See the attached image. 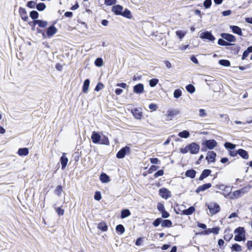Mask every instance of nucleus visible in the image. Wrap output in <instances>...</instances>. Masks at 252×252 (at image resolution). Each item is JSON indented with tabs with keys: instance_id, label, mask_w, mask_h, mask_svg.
<instances>
[{
	"instance_id": "28",
	"label": "nucleus",
	"mask_w": 252,
	"mask_h": 252,
	"mask_svg": "<svg viewBox=\"0 0 252 252\" xmlns=\"http://www.w3.org/2000/svg\"><path fill=\"white\" fill-rule=\"evenodd\" d=\"M97 228L101 231L105 232L108 229L106 223L104 221H101L98 224Z\"/></svg>"
},
{
	"instance_id": "60",
	"label": "nucleus",
	"mask_w": 252,
	"mask_h": 252,
	"mask_svg": "<svg viewBox=\"0 0 252 252\" xmlns=\"http://www.w3.org/2000/svg\"><path fill=\"white\" fill-rule=\"evenodd\" d=\"M223 190L226 192V195H228L231 191V189L230 187L225 186L224 188L223 189Z\"/></svg>"
},
{
	"instance_id": "3",
	"label": "nucleus",
	"mask_w": 252,
	"mask_h": 252,
	"mask_svg": "<svg viewBox=\"0 0 252 252\" xmlns=\"http://www.w3.org/2000/svg\"><path fill=\"white\" fill-rule=\"evenodd\" d=\"M206 205L207 206L211 216L215 215L220 211V208L218 203H211L206 204Z\"/></svg>"
},
{
	"instance_id": "16",
	"label": "nucleus",
	"mask_w": 252,
	"mask_h": 252,
	"mask_svg": "<svg viewBox=\"0 0 252 252\" xmlns=\"http://www.w3.org/2000/svg\"><path fill=\"white\" fill-rule=\"evenodd\" d=\"M123 7L120 5H115L112 7V11L116 15H121Z\"/></svg>"
},
{
	"instance_id": "7",
	"label": "nucleus",
	"mask_w": 252,
	"mask_h": 252,
	"mask_svg": "<svg viewBox=\"0 0 252 252\" xmlns=\"http://www.w3.org/2000/svg\"><path fill=\"white\" fill-rule=\"evenodd\" d=\"M130 152V148L128 146H125L122 148L116 154V157L118 158H123L126 153Z\"/></svg>"
},
{
	"instance_id": "29",
	"label": "nucleus",
	"mask_w": 252,
	"mask_h": 252,
	"mask_svg": "<svg viewBox=\"0 0 252 252\" xmlns=\"http://www.w3.org/2000/svg\"><path fill=\"white\" fill-rule=\"evenodd\" d=\"M131 213L129 210L128 209H123L121 211V219H125L126 217H128L130 215Z\"/></svg>"
},
{
	"instance_id": "26",
	"label": "nucleus",
	"mask_w": 252,
	"mask_h": 252,
	"mask_svg": "<svg viewBox=\"0 0 252 252\" xmlns=\"http://www.w3.org/2000/svg\"><path fill=\"white\" fill-rule=\"evenodd\" d=\"M100 180L104 183H108L110 181L109 177L104 173H102L100 174L99 177Z\"/></svg>"
},
{
	"instance_id": "40",
	"label": "nucleus",
	"mask_w": 252,
	"mask_h": 252,
	"mask_svg": "<svg viewBox=\"0 0 252 252\" xmlns=\"http://www.w3.org/2000/svg\"><path fill=\"white\" fill-rule=\"evenodd\" d=\"M94 64L96 66H102L103 64V60L101 58H96L94 61Z\"/></svg>"
},
{
	"instance_id": "18",
	"label": "nucleus",
	"mask_w": 252,
	"mask_h": 252,
	"mask_svg": "<svg viewBox=\"0 0 252 252\" xmlns=\"http://www.w3.org/2000/svg\"><path fill=\"white\" fill-rule=\"evenodd\" d=\"M212 172V171L210 169H204L202 173L201 174L200 177H199V180L202 181L205 178H207L209 176Z\"/></svg>"
},
{
	"instance_id": "4",
	"label": "nucleus",
	"mask_w": 252,
	"mask_h": 252,
	"mask_svg": "<svg viewBox=\"0 0 252 252\" xmlns=\"http://www.w3.org/2000/svg\"><path fill=\"white\" fill-rule=\"evenodd\" d=\"M252 186L250 185H248L245 186L244 188L241 189L237 190L233 192V195L236 198H238L242 194H244L247 193L251 189Z\"/></svg>"
},
{
	"instance_id": "8",
	"label": "nucleus",
	"mask_w": 252,
	"mask_h": 252,
	"mask_svg": "<svg viewBox=\"0 0 252 252\" xmlns=\"http://www.w3.org/2000/svg\"><path fill=\"white\" fill-rule=\"evenodd\" d=\"M159 194L160 196L165 199L171 197V192L166 188H163L159 190Z\"/></svg>"
},
{
	"instance_id": "44",
	"label": "nucleus",
	"mask_w": 252,
	"mask_h": 252,
	"mask_svg": "<svg viewBox=\"0 0 252 252\" xmlns=\"http://www.w3.org/2000/svg\"><path fill=\"white\" fill-rule=\"evenodd\" d=\"M161 222H162V218H157V219H156L153 222V225L155 226V227H158V226H159V225L160 224H161Z\"/></svg>"
},
{
	"instance_id": "13",
	"label": "nucleus",
	"mask_w": 252,
	"mask_h": 252,
	"mask_svg": "<svg viewBox=\"0 0 252 252\" xmlns=\"http://www.w3.org/2000/svg\"><path fill=\"white\" fill-rule=\"evenodd\" d=\"M212 186L211 183H206L202 186H199L195 190V192L199 193L200 191H203L210 188Z\"/></svg>"
},
{
	"instance_id": "63",
	"label": "nucleus",
	"mask_w": 252,
	"mask_h": 252,
	"mask_svg": "<svg viewBox=\"0 0 252 252\" xmlns=\"http://www.w3.org/2000/svg\"><path fill=\"white\" fill-rule=\"evenodd\" d=\"M158 168V167L156 165H152L149 169V171L150 173H152L153 171H156Z\"/></svg>"
},
{
	"instance_id": "47",
	"label": "nucleus",
	"mask_w": 252,
	"mask_h": 252,
	"mask_svg": "<svg viewBox=\"0 0 252 252\" xmlns=\"http://www.w3.org/2000/svg\"><path fill=\"white\" fill-rule=\"evenodd\" d=\"M117 2L116 0H105L104 3L106 5H112Z\"/></svg>"
},
{
	"instance_id": "25",
	"label": "nucleus",
	"mask_w": 252,
	"mask_h": 252,
	"mask_svg": "<svg viewBox=\"0 0 252 252\" xmlns=\"http://www.w3.org/2000/svg\"><path fill=\"white\" fill-rule=\"evenodd\" d=\"M90 80L89 79H86L83 83L82 91L84 93H87L88 92L89 86H90Z\"/></svg>"
},
{
	"instance_id": "57",
	"label": "nucleus",
	"mask_w": 252,
	"mask_h": 252,
	"mask_svg": "<svg viewBox=\"0 0 252 252\" xmlns=\"http://www.w3.org/2000/svg\"><path fill=\"white\" fill-rule=\"evenodd\" d=\"M150 161L152 164H158L160 163V161L158 160V158H151Z\"/></svg>"
},
{
	"instance_id": "24",
	"label": "nucleus",
	"mask_w": 252,
	"mask_h": 252,
	"mask_svg": "<svg viewBox=\"0 0 252 252\" xmlns=\"http://www.w3.org/2000/svg\"><path fill=\"white\" fill-rule=\"evenodd\" d=\"M17 153L20 156H26L29 154V149L27 148H20Z\"/></svg>"
},
{
	"instance_id": "11",
	"label": "nucleus",
	"mask_w": 252,
	"mask_h": 252,
	"mask_svg": "<svg viewBox=\"0 0 252 252\" xmlns=\"http://www.w3.org/2000/svg\"><path fill=\"white\" fill-rule=\"evenodd\" d=\"M217 154L213 151H209L208 152L207 156L206 157V159L208 162H214L216 160V158Z\"/></svg>"
},
{
	"instance_id": "62",
	"label": "nucleus",
	"mask_w": 252,
	"mask_h": 252,
	"mask_svg": "<svg viewBox=\"0 0 252 252\" xmlns=\"http://www.w3.org/2000/svg\"><path fill=\"white\" fill-rule=\"evenodd\" d=\"M56 212L59 216H63L64 214V210L61 207H58L56 209Z\"/></svg>"
},
{
	"instance_id": "14",
	"label": "nucleus",
	"mask_w": 252,
	"mask_h": 252,
	"mask_svg": "<svg viewBox=\"0 0 252 252\" xmlns=\"http://www.w3.org/2000/svg\"><path fill=\"white\" fill-rule=\"evenodd\" d=\"M100 137V135L98 132L94 131L92 133L91 139L94 143L98 144L101 140Z\"/></svg>"
},
{
	"instance_id": "17",
	"label": "nucleus",
	"mask_w": 252,
	"mask_h": 252,
	"mask_svg": "<svg viewBox=\"0 0 252 252\" xmlns=\"http://www.w3.org/2000/svg\"><path fill=\"white\" fill-rule=\"evenodd\" d=\"M68 161V158L66 157L65 153H63L62 156L60 158L62 169L63 170L66 167Z\"/></svg>"
},
{
	"instance_id": "35",
	"label": "nucleus",
	"mask_w": 252,
	"mask_h": 252,
	"mask_svg": "<svg viewBox=\"0 0 252 252\" xmlns=\"http://www.w3.org/2000/svg\"><path fill=\"white\" fill-rule=\"evenodd\" d=\"M46 7V5L43 2H40L36 5V9L39 11H43L45 9Z\"/></svg>"
},
{
	"instance_id": "23",
	"label": "nucleus",
	"mask_w": 252,
	"mask_h": 252,
	"mask_svg": "<svg viewBox=\"0 0 252 252\" xmlns=\"http://www.w3.org/2000/svg\"><path fill=\"white\" fill-rule=\"evenodd\" d=\"M196 171L194 169H189L186 171L185 176L187 177H189L191 179L195 178Z\"/></svg>"
},
{
	"instance_id": "39",
	"label": "nucleus",
	"mask_w": 252,
	"mask_h": 252,
	"mask_svg": "<svg viewBox=\"0 0 252 252\" xmlns=\"http://www.w3.org/2000/svg\"><path fill=\"white\" fill-rule=\"evenodd\" d=\"M231 249L233 251L239 252L242 251V247L240 245L236 243V244L232 245V246L231 247Z\"/></svg>"
},
{
	"instance_id": "2",
	"label": "nucleus",
	"mask_w": 252,
	"mask_h": 252,
	"mask_svg": "<svg viewBox=\"0 0 252 252\" xmlns=\"http://www.w3.org/2000/svg\"><path fill=\"white\" fill-rule=\"evenodd\" d=\"M236 235L234 236V240L237 242L244 241L246 240L245 230L244 227H238L234 230Z\"/></svg>"
},
{
	"instance_id": "22",
	"label": "nucleus",
	"mask_w": 252,
	"mask_h": 252,
	"mask_svg": "<svg viewBox=\"0 0 252 252\" xmlns=\"http://www.w3.org/2000/svg\"><path fill=\"white\" fill-rule=\"evenodd\" d=\"M230 28L231 29L232 32L239 35H242V32L241 29L237 26H230Z\"/></svg>"
},
{
	"instance_id": "54",
	"label": "nucleus",
	"mask_w": 252,
	"mask_h": 252,
	"mask_svg": "<svg viewBox=\"0 0 252 252\" xmlns=\"http://www.w3.org/2000/svg\"><path fill=\"white\" fill-rule=\"evenodd\" d=\"M157 208L158 210L161 212L165 210L164 206L163 204L161 203H158L157 205Z\"/></svg>"
},
{
	"instance_id": "9",
	"label": "nucleus",
	"mask_w": 252,
	"mask_h": 252,
	"mask_svg": "<svg viewBox=\"0 0 252 252\" xmlns=\"http://www.w3.org/2000/svg\"><path fill=\"white\" fill-rule=\"evenodd\" d=\"M220 36L222 38L227 40L229 43L235 42L236 41V37L235 36L231 34L222 33H221Z\"/></svg>"
},
{
	"instance_id": "5",
	"label": "nucleus",
	"mask_w": 252,
	"mask_h": 252,
	"mask_svg": "<svg viewBox=\"0 0 252 252\" xmlns=\"http://www.w3.org/2000/svg\"><path fill=\"white\" fill-rule=\"evenodd\" d=\"M200 38L202 39H207L210 41H214L215 40V36L210 32L208 31L202 32L200 34Z\"/></svg>"
},
{
	"instance_id": "15",
	"label": "nucleus",
	"mask_w": 252,
	"mask_h": 252,
	"mask_svg": "<svg viewBox=\"0 0 252 252\" xmlns=\"http://www.w3.org/2000/svg\"><path fill=\"white\" fill-rule=\"evenodd\" d=\"M33 23L34 26L36 25H38V27L40 28H44L46 27L48 25V22L46 21H43L42 20H36L33 21Z\"/></svg>"
},
{
	"instance_id": "64",
	"label": "nucleus",
	"mask_w": 252,
	"mask_h": 252,
	"mask_svg": "<svg viewBox=\"0 0 252 252\" xmlns=\"http://www.w3.org/2000/svg\"><path fill=\"white\" fill-rule=\"evenodd\" d=\"M247 248L249 250L251 251L252 250V241L249 240L247 243Z\"/></svg>"
},
{
	"instance_id": "56",
	"label": "nucleus",
	"mask_w": 252,
	"mask_h": 252,
	"mask_svg": "<svg viewBox=\"0 0 252 252\" xmlns=\"http://www.w3.org/2000/svg\"><path fill=\"white\" fill-rule=\"evenodd\" d=\"M199 115L200 117H205L207 116V113L205 112V110L203 109H200L199 110Z\"/></svg>"
},
{
	"instance_id": "52",
	"label": "nucleus",
	"mask_w": 252,
	"mask_h": 252,
	"mask_svg": "<svg viewBox=\"0 0 252 252\" xmlns=\"http://www.w3.org/2000/svg\"><path fill=\"white\" fill-rule=\"evenodd\" d=\"M122 15L125 16V17H127L128 18H130V16H131L130 12L127 9H126L124 10Z\"/></svg>"
},
{
	"instance_id": "32",
	"label": "nucleus",
	"mask_w": 252,
	"mask_h": 252,
	"mask_svg": "<svg viewBox=\"0 0 252 252\" xmlns=\"http://www.w3.org/2000/svg\"><path fill=\"white\" fill-rule=\"evenodd\" d=\"M30 16L32 19L33 20V21L36 20L38 18L39 13L36 10H32L30 13Z\"/></svg>"
},
{
	"instance_id": "31",
	"label": "nucleus",
	"mask_w": 252,
	"mask_h": 252,
	"mask_svg": "<svg viewBox=\"0 0 252 252\" xmlns=\"http://www.w3.org/2000/svg\"><path fill=\"white\" fill-rule=\"evenodd\" d=\"M190 135V133L189 131L185 130L178 133V136L181 138H187Z\"/></svg>"
},
{
	"instance_id": "55",
	"label": "nucleus",
	"mask_w": 252,
	"mask_h": 252,
	"mask_svg": "<svg viewBox=\"0 0 252 252\" xmlns=\"http://www.w3.org/2000/svg\"><path fill=\"white\" fill-rule=\"evenodd\" d=\"M164 174V171L163 170H159L157 172H156L154 174V177L155 178H157L158 177L161 176L163 175Z\"/></svg>"
},
{
	"instance_id": "19",
	"label": "nucleus",
	"mask_w": 252,
	"mask_h": 252,
	"mask_svg": "<svg viewBox=\"0 0 252 252\" xmlns=\"http://www.w3.org/2000/svg\"><path fill=\"white\" fill-rule=\"evenodd\" d=\"M237 153L242 158L244 159H248L249 158V154L246 150L243 149H239Z\"/></svg>"
},
{
	"instance_id": "41",
	"label": "nucleus",
	"mask_w": 252,
	"mask_h": 252,
	"mask_svg": "<svg viewBox=\"0 0 252 252\" xmlns=\"http://www.w3.org/2000/svg\"><path fill=\"white\" fill-rule=\"evenodd\" d=\"M224 233L225 234L223 236L224 239L226 241H229L233 237V234L229 233V232L226 231H225Z\"/></svg>"
},
{
	"instance_id": "38",
	"label": "nucleus",
	"mask_w": 252,
	"mask_h": 252,
	"mask_svg": "<svg viewBox=\"0 0 252 252\" xmlns=\"http://www.w3.org/2000/svg\"><path fill=\"white\" fill-rule=\"evenodd\" d=\"M116 230L117 232H119L122 234L124 233L125 229L122 224H118L116 226Z\"/></svg>"
},
{
	"instance_id": "6",
	"label": "nucleus",
	"mask_w": 252,
	"mask_h": 252,
	"mask_svg": "<svg viewBox=\"0 0 252 252\" xmlns=\"http://www.w3.org/2000/svg\"><path fill=\"white\" fill-rule=\"evenodd\" d=\"M203 145L208 149L212 150L217 145V142L214 139L206 140L203 142Z\"/></svg>"
},
{
	"instance_id": "10",
	"label": "nucleus",
	"mask_w": 252,
	"mask_h": 252,
	"mask_svg": "<svg viewBox=\"0 0 252 252\" xmlns=\"http://www.w3.org/2000/svg\"><path fill=\"white\" fill-rule=\"evenodd\" d=\"M57 32V28L54 26V25H51L46 30V34L48 37H52L54 34H55Z\"/></svg>"
},
{
	"instance_id": "53",
	"label": "nucleus",
	"mask_w": 252,
	"mask_h": 252,
	"mask_svg": "<svg viewBox=\"0 0 252 252\" xmlns=\"http://www.w3.org/2000/svg\"><path fill=\"white\" fill-rule=\"evenodd\" d=\"M161 214V217L164 219L168 218L170 215L165 210L160 212Z\"/></svg>"
},
{
	"instance_id": "36",
	"label": "nucleus",
	"mask_w": 252,
	"mask_h": 252,
	"mask_svg": "<svg viewBox=\"0 0 252 252\" xmlns=\"http://www.w3.org/2000/svg\"><path fill=\"white\" fill-rule=\"evenodd\" d=\"M219 63L223 66L227 67L230 65V62L227 60H220L219 61Z\"/></svg>"
},
{
	"instance_id": "45",
	"label": "nucleus",
	"mask_w": 252,
	"mask_h": 252,
	"mask_svg": "<svg viewBox=\"0 0 252 252\" xmlns=\"http://www.w3.org/2000/svg\"><path fill=\"white\" fill-rule=\"evenodd\" d=\"M62 186L61 185H59L58 186L55 190V193L58 195V196H60L61 195V193H62Z\"/></svg>"
},
{
	"instance_id": "42",
	"label": "nucleus",
	"mask_w": 252,
	"mask_h": 252,
	"mask_svg": "<svg viewBox=\"0 0 252 252\" xmlns=\"http://www.w3.org/2000/svg\"><path fill=\"white\" fill-rule=\"evenodd\" d=\"M182 95V91L180 89H178L174 91L173 96L176 98H179Z\"/></svg>"
},
{
	"instance_id": "21",
	"label": "nucleus",
	"mask_w": 252,
	"mask_h": 252,
	"mask_svg": "<svg viewBox=\"0 0 252 252\" xmlns=\"http://www.w3.org/2000/svg\"><path fill=\"white\" fill-rule=\"evenodd\" d=\"M195 210V209L193 206H190L188 209L182 211L180 214L188 216L191 215L193 212H194Z\"/></svg>"
},
{
	"instance_id": "58",
	"label": "nucleus",
	"mask_w": 252,
	"mask_h": 252,
	"mask_svg": "<svg viewBox=\"0 0 252 252\" xmlns=\"http://www.w3.org/2000/svg\"><path fill=\"white\" fill-rule=\"evenodd\" d=\"M149 108L152 111H156L158 109V106L156 104L151 103L149 105Z\"/></svg>"
},
{
	"instance_id": "34",
	"label": "nucleus",
	"mask_w": 252,
	"mask_h": 252,
	"mask_svg": "<svg viewBox=\"0 0 252 252\" xmlns=\"http://www.w3.org/2000/svg\"><path fill=\"white\" fill-rule=\"evenodd\" d=\"M224 146L227 149L233 150L236 148V145L231 142H227L224 144Z\"/></svg>"
},
{
	"instance_id": "49",
	"label": "nucleus",
	"mask_w": 252,
	"mask_h": 252,
	"mask_svg": "<svg viewBox=\"0 0 252 252\" xmlns=\"http://www.w3.org/2000/svg\"><path fill=\"white\" fill-rule=\"evenodd\" d=\"M94 198L97 201H99L101 199V193L98 191H96L94 195Z\"/></svg>"
},
{
	"instance_id": "59",
	"label": "nucleus",
	"mask_w": 252,
	"mask_h": 252,
	"mask_svg": "<svg viewBox=\"0 0 252 252\" xmlns=\"http://www.w3.org/2000/svg\"><path fill=\"white\" fill-rule=\"evenodd\" d=\"M211 231L209 232H212L214 234H217L219 233L220 228L219 227H216L210 229Z\"/></svg>"
},
{
	"instance_id": "51",
	"label": "nucleus",
	"mask_w": 252,
	"mask_h": 252,
	"mask_svg": "<svg viewBox=\"0 0 252 252\" xmlns=\"http://www.w3.org/2000/svg\"><path fill=\"white\" fill-rule=\"evenodd\" d=\"M204 6L206 8H209L212 4V0H205L204 1Z\"/></svg>"
},
{
	"instance_id": "61",
	"label": "nucleus",
	"mask_w": 252,
	"mask_h": 252,
	"mask_svg": "<svg viewBox=\"0 0 252 252\" xmlns=\"http://www.w3.org/2000/svg\"><path fill=\"white\" fill-rule=\"evenodd\" d=\"M176 35L179 37V38L182 39L185 36V33L181 31H177L176 32Z\"/></svg>"
},
{
	"instance_id": "33",
	"label": "nucleus",
	"mask_w": 252,
	"mask_h": 252,
	"mask_svg": "<svg viewBox=\"0 0 252 252\" xmlns=\"http://www.w3.org/2000/svg\"><path fill=\"white\" fill-rule=\"evenodd\" d=\"M101 140L99 143L101 144L109 145V141L108 137L105 135L100 137Z\"/></svg>"
},
{
	"instance_id": "46",
	"label": "nucleus",
	"mask_w": 252,
	"mask_h": 252,
	"mask_svg": "<svg viewBox=\"0 0 252 252\" xmlns=\"http://www.w3.org/2000/svg\"><path fill=\"white\" fill-rule=\"evenodd\" d=\"M36 5L35 1L31 0L28 2L27 3V6L30 8H34Z\"/></svg>"
},
{
	"instance_id": "43",
	"label": "nucleus",
	"mask_w": 252,
	"mask_h": 252,
	"mask_svg": "<svg viewBox=\"0 0 252 252\" xmlns=\"http://www.w3.org/2000/svg\"><path fill=\"white\" fill-rule=\"evenodd\" d=\"M158 82V80L157 78H153L149 81V85L151 87H155Z\"/></svg>"
},
{
	"instance_id": "37",
	"label": "nucleus",
	"mask_w": 252,
	"mask_h": 252,
	"mask_svg": "<svg viewBox=\"0 0 252 252\" xmlns=\"http://www.w3.org/2000/svg\"><path fill=\"white\" fill-rule=\"evenodd\" d=\"M186 89L187 92H188L190 94L193 93L195 91L194 86L193 85H192V84H189V85H187L186 87Z\"/></svg>"
},
{
	"instance_id": "27",
	"label": "nucleus",
	"mask_w": 252,
	"mask_h": 252,
	"mask_svg": "<svg viewBox=\"0 0 252 252\" xmlns=\"http://www.w3.org/2000/svg\"><path fill=\"white\" fill-rule=\"evenodd\" d=\"M172 222L170 220H162L161 222V226L162 227H170L172 226Z\"/></svg>"
},
{
	"instance_id": "12",
	"label": "nucleus",
	"mask_w": 252,
	"mask_h": 252,
	"mask_svg": "<svg viewBox=\"0 0 252 252\" xmlns=\"http://www.w3.org/2000/svg\"><path fill=\"white\" fill-rule=\"evenodd\" d=\"M144 85L141 83H139L133 87V92L138 94H142L144 92Z\"/></svg>"
},
{
	"instance_id": "50",
	"label": "nucleus",
	"mask_w": 252,
	"mask_h": 252,
	"mask_svg": "<svg viewBox=\"0 0 252 252\" xmlns=\"http://www.w3.org/2000/svg\"><path fill=\"white\" fill-rule=\"evenodd\" d=\"M104 87V85L101 83H98L96 86H95V88L94 89V90L96 92H98L100 90L102 89Z\"/></svg>"
},
{
	"instance_id": "30",
	"label": "nucleus",
	"mask_w": 252,
	"mask_h": 252,
	"mask_svg": "<svg viewBox=\"0 0 252 252\" xmlns=\"http://www.w3.org/2000/svg\"><path fill=\"white\" fill-rule=\"evenodd\" d=\"M218 44L221 46H230V45H234V44H231L230 43H229L228 42H227L225 41L223 38H220L219 39L218 41Z\"/></svg>"
},
{
	"instance_id": "1",
	"label": "nucleus",
	"mask_w": 252,
	"mask_h": 252,
	"mask_svg": "<svg viewBox=\"0 0 252 252\" xmlns=\"http://www.w3.org/2000/svg\"><path fill=\"white\" fill-rule=\"evenodd\" d=\"M200 150L199 145L195 142H192L187 145L185 147L180 149L182 154H186L189 152L191 154H197Z\"/></svg>"
},
{
	"instance_id": "48",
	"label": "nucleus",
	"mask_w": 252,
	"mask_h": 252,
	"mask_svg": "<svg viewBox=\"0 0 252 252\" xmlns=\"http://www.w3.org/2000/svg\"><path fill=\"white\" fill-rule=\"evenodd\" d=\"M133 115L136 119H140L142 116V113L140 112L137 109H135L133 112Z\"/></svg>"
},
{
	"instance_id": "20",
	"label": "nucleus",
	"mask_w": 252,
	"mask_h": 252,
	"mask_svg": "<svg viewBox=\"0 0 252 252\" xmlns=\"http://www.w3.org/2000/svg\"><path fill=\"white\" fill-rule=\"evenodd\" d=\"M19 13L21 16V18L22 19V20H23L24 21H27L29 18L27 15V13L26 9L24 8L20 7Z\"/></svg>"
}]
</instances>
